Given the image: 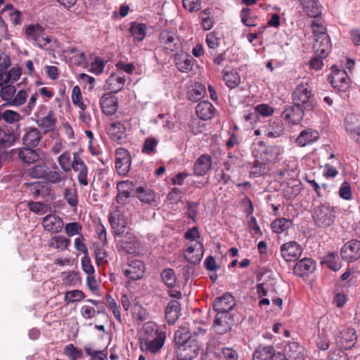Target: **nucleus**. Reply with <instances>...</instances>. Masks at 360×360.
Listing matches in <instances>:
<instances>
[{
	"label": "nucleus",
	"mask_w": 360,
	"mask_h": 360,
	"mask_svg": "<svg viewBox=\"0 0 360 360\" xmlns=\"http://www.w3.org/2000/svg\"><path fill=\"white\" fill-rule=\"evenodd\" d=\"M174 61L176 68L182 72H186L192 70L193 59L191 56L183 53L176 54Z\"/></svg>",
	"instance_id": "obj_33"
},
{
	"label": "nucleus",
	"mask_w": 360,
	"mask_h": 360,
	"mask_svg": "<svg viewBox=\"0 0 360 360\" xmlns=\"http://www.w3.org/2000/svg\"><path fill=\"white\" fill-rule=\"evenodd\" d=\"M292 226L291 220L285 218H278L271 224L273 231L276 233H281L289 229Z\"/></svg>",
	"instance_id": "obj_41"
},
{
	"label": "nucleus",
	"mask_w": 360,
	"mask_h": 360,
	"mask_svg": "<svg viewBox=\"0 0 360 360\" xmlns=\"http://www.w3.org/2000/svg\"><path fill=\"white\" fill-rule=\"evenodd\" d=\"M47 167L44 164H37L29 168L24 174V177H30L32 179H44L46 174Z\"/></svg>",
	"instance_id": "obj_36"
},
{
	"label": "nucleus",
	"mask_w": 360,
	"mask_h": 360,
	"mask_svg": "<svg viewBox=\"0 0 360 360\" xmlns=\"http://www.w3.org/2000/svg\"><path fill=\"white\" fill-rule=\"evenodd\" d=\"M330 48V39L328 35H322V37L314 38L313 49L316 56L320 58H326Z\"/></svg>",
	"instance_id": "obj_19"
},
{
	"label": "nucleus",
	"mask_w": 360,
	"mask_h": 360,
	"mask_svg": "<svg viewBox=\"0 0 360 360\" xmlns=\"http://www.w3.org/2000/svg\"><path fill=\"white\" fill-rule=\"evenodd\" d=\"M130 165L131 159L115 161L116 170L117 173L121 176H124L129 172L130 169Z\"/></svg>",
	"instance_id": "obj_57"
},
{
	"label": "nucleus",
	"mask_w": 360,
	"mask_h": 360,
	"mask_svg": "<svg viewBox=\"0 0 360 360\" xmlns=\"http://www.w3.org/2000/svg\"><path fill=\"white\" fill-rule=\"evenodd\" d=\"M174 340L177 347L187 344L190 340H195L191 338V333L185 327H181L175 332Z\"/></svg>",
	"instance_id": "obj_39"
},
{
	"label": "nucleus",
	"mask_w": 360,
	"mask_h": 360,
	"mask_svg": "<svg viewBox=\"0 0 360 360\" xmlns=\"http://www.w3.org/2000/svg\"><path fill=\"white\" fill-rule=\"evenodd\" d=\"M332 73L328 79L333 88L340 92L345 93L349 90L350 79L345 70H340L337 66L331 67Z\"/></svg>",
	"instance_id": "obj_4"
},
{
	"label": "nucleus",
	"mask_w": 360,
	"mask_h": 360,
	"mask_svg": "<svg viewBox=\"0 0 360 360\" xmlns=\"http://www.w3.org/2000/svg\"><path fill=\"white\" fill-rule=\"evenodd\" d=\"M315 268V262L311 259L305 257L296 263L293 268V274L302 277L312 273Z\"/></svg>",
	"instance_id": "obj_22"
},
{
	"label": "nucleus",
	"mask_w": 360,
	"mask_h": 360,
	"mask_svg": "<svg viewBox=\"0 0 360 360\" xmlns=\"http://www.w3.org/2000/svg\"><path fill=\"white\" fill-rule=\"evenodd\" d=\"M82 225L78 222H70L65 226V231L68 236H74L81 234Z\"/></svg>",
	"instance_id": "obj_59"
},
{
	"label": "nucleus",
	"mask_w": 360,
	"mask_h": 360,
	"mask_svg": "<svg viewBox=\"0 0 360 360\" xmlns=\"http://www.w3.org/2000/svg\"><path fill=\"white\" fill-rule=\"evenodd\" d=\"M71 168L78 173L77 180L79 183L82 186H87L89 184L88 167L77 153L73 154Z\"/></svg>",
	"instance_id": "obj_10"
},
{
	"label": "nucleus",
	"mask_w": 360,
	"mask_h": 360,
	"mask_svg": "<svg viewBox=\"0 0 360 360\" xmlns=\"http://www.w3.org/2000/svg\"><path fill=\"white\" fill-rule=\"evenodd\" d=\"M154 336L151 340L146 338L141 343L142 349L149 351L151 353L158 352L164 345L165 337L163 334L158 333V330H154Z\"/></svg>",
	"instance_id": "obj_16"
},
{
	"label": "nucleus",
	"mask_w": 360,
	"mask_h": 360,
	"mask_svg": "<svg viewBox=\"0 0 360 360\" xmlns=\"http://www.w3.org/2000/svg\"><path fill=\"white\" fill-rule=\"evenodd\" d=\"M340 255L343 260L347 262H354L360 259V241L351 240L347 242L340 250Z\"/></svg>",
	"instance_id": "obj_7"
},
{
	"label": "nucleus",
	"mask_w": 360,
	"mask_h": 360,
	"mask_svg": "<svg viewBox=\"0 0 360 360\" xmlns=\"http://www.w3.org/2000/svg\"><path fill=\"white\" fill-rule=\"evenodd\" d=\"M1 87L2 88L0 91V96L3 101H6L5 105H8L11 100H12L14 94L16 92V88L11 84H6Z\"/></svg>",
	"instance_id": "obj_45"
},
{
	"label": "nucleus",
	"mask_w": 360,
	"mask_h": 360,
	"mask_svg": "<svg viewBox=\"0 0 360 360\" xmlns=\"http://www.w3.org/2000/svg\"><path fill=\"white\" fill-rule=\"evenodd\" d=\"M21 119L22 116L15 111L6 110L3 112V120L8 124L18 122Z\"/></svg>",
	"instance_id": "obj_61"
},
{
	"label": "nucleus",
	"mask_w": 360,
	"mask_h": 360,
	"mask_svg": "<svg viewBox=\"0 0 360 360\" xmlns=\"http://www.w3.org/2000/svg\"><path fill=\"white\" fill-rule=\"evenodd\" d=\"M267 165L265 162L255 160L252 167L251 174L255 176L264 175L267 172Z\"/></svg>",
	"instance_id": "obj_60"
},
{
	"label": "nucleus",
	"mask_w": 360,
	"mask_h": 360,
	"mask_svg": "<svg viewBox=\"0 0 360 360\" xmlns=\"http://www.w3.org/2000/svg\"><path fill=\"white\" fill-rule=\"evenodd\" d=\"M299 1L309 16L314 18L321 13L317 0H299Z\"/></svg>",
	"instance_id": "obj_38"
},
{
	"label": "nucleus",
	"mask_w": 360,
	"mask_h": 360,
	"mask_svg": "<svg viewBox=\"0 0 360 360\" xmlns=\"http://www.w3.org/2000/svg\"><path fill=\"white\" fill-rule=\"evenodd\" d=\"M44 30L39 24L30 25L25 27V33L28 40H32L34 44L38 40Z\"/></svg>",
	"instance_id": "obj_42"
},
{
	"label": "nucleus",
	"mask_w": 360,
	"mask_h": 360,
	"mask_svg": "<svg viewBox=\"0 0 360 360\" xmlns=\"http://www.w3.org/2000/svg\"><path fill=\"white\" fill-rule=\"evenodd\" d=\"M5 12H8L10 20L14 25H19L21 22V13L18 10L13 9L11 4L6 5L1 11V13Z\"/></svg>",
	"instance_id": "obj_46"
},
{
	"label": "nucleus",
	"mask_w": 360,
	"mask_h": 360,
	"mask_svg": "<svg viewBox=\"0 0 360 360\" xmlns=\"http://www.w3.org/2000/svg\"><path fill=\"white\" fill-rule=\"evenodd\" d=\"M109 222L115 236H120L124 233L129 222V218L126 216L123 207H118L110 214Z\"/></svg>",
	"instance_id": "obj_3"
},
{
	"label": "nucleus",
	"mask_w": 360,
	"mask_h": 360,
	"mask_svg": "<svg viewBox=\"0 0 360 360\" xmlns=\"http://www.w3.org/2000/svg\"><path fill=\"white\" fill-rule=\"evenodd\" d=\"M319 138V133L316 129L307 128L302 130L295 140V143L300 147H304L316 141Z\"/></svg>",
	"instance_id": "obj_20"
},
{
	"label": "nucleus",
	"mask_w": 360,
	"mask_h": 360,
	"mask_svg": "<svg viewBox=\"0 0 360 360\" xmlns=\"http://www.w3.org/2000/svg\"><path fill=\"white\" fill-rule=\"evenodd\" d=\"M357 340L356 331L353 328H342L335 337V342L339 349H349Z\"/></svg>",
	"instance_id": "obj_6"
},
{
	"label": "nucleus",
	"mask_w": 360,
	"mask_h": 360,
	"mask_svg": "<svg viewBox=\"0 0 360 360\" xmlns=\"http://www.w3.org/2000/svg\"><path fill=\"white\" fill-rule=\"evenodd\" d=\"M311 27L314 38L322 37V35H328L325 23L321 18H315L311 22Z\"/></svg>",
	"instance_id": "obj_44"
},
{
	"label": "nucleus",
	"mask_w": 360,
	"mask_h": 360,
	"mask_svg": "<svg viewBox=\"0 0 360 360\" xmlns=\"http://www.w3.org/2000/svg\"><path fill=\"white\" fill-rule=\"evenodd\" d=\"M160 43L162 48L168 52H173L181 47L179 37L174 32L162 31L160 34Z\"/></svg>",
	"instance_id": "obj_9"
},
{
	"label": "nucleus",
	"mask_w": 360,
	"mask_h": 360,
	"mask_svg": "<svg viewBox=\"0 0 360 360\" xmlns=\"http://www.w3.org/2000/svg\"><path fill=\"white\" fill-rule=\"evenodd\" d=\"M64 354L71 360H77L82 357V352L72 344L66 345L64 348Z\"/></svg>",
	"instance_id": "obj_55"
},
{
	"label": "nucleus",
	"mask_w": 360,
	"mask_h": 360,
	"mask_svg": "<svg viewBox=\"0 0 360 360\" xmlns=\"http://www.w3.org/2000/svg\"><path fill=\"white\" fill-rule=\"evenodd\" d=\"M205 94V88L200 84H196L193 89L189 91L188 97L191 101L196 102L201 99Z\"/></svg>",
	"instance_id": "obj_51"
},
{
	"label": "nucleus",
	"mask_w": 360,
	"mask_h": 360,
	"mask_svg": "<svg viewBox=\"0 0 360 360\" xmlns=\"http://www.w3.org/2000/svg\"><path fill=\"white\" fill-rule=\"evenodd\" d=\"M130 33L134 41H142L146 34V26L142 23L134 22L130 27Z\"/></svg>",
	"instance_id": "obj_43"
},
{
	"label": "nucleus",
	"mask_w": 360,
	"mask_h": 360,
	"mask_svg": "<svg viewBox=\"0 0 360 360\" xmlns=\"http://www.w3.org/2000/svg\"><path fill=\"white\" fill-rule=\"evenodd\" d=\"M204 245L200 241L190 243L184 252L186 259L191 264H198L204 255Z\"/></svg>",
	"instance_id": "obj_11"
},
{
	"label": "nucleus",
	"mask_w": 360,
	"mask_h": 360,
	"mask_svg": "<svg viewBox=\"0 0 360 360\" xmlns=\"http://www.w3.org/2000/svg\"><path fill=\"white\" fill-rule=\"evenodd\" d=\"M200 350V346L196 340H190L187 344L179 346L176 349L177 358L182 360H191L195 358Z\"/></svg>",
	"instance_id": "obj_8"
},
{
	"label": "nucleus",
	"mask_w": 360,
	"mask_h": 360,
	"mask_svg": "<svg viewBox=\"0 0 360 360\" xmlns=\"http://www.w3.org/2000/svg\"><path fill=\"white\" fill-rule=\"evenodd\" d=\"M64 198L70 206L75 207L78 205L77 193L75 189L66 188L64 192Z\"/></svg>",
	"instance_id": "obj_53"
},
{
	"label": "nucleus",
	"mask_w": 360,
	"mask_h": 360,
	"mask_svg": "<svg viewBox=\"0 0 360 360\" xmlns=\"http://www.w3.org/2000/svg\"><path fill=\"white\" fill-rule=\"evenodd\" d=\"M180 311V304L176 300H171L165 309V316L169 324H173L178 319Z\"/></svg>",
	"instance_id": "obj_34"
},
{
	"label": "nucleus",
	"mask_w": 360,
	"mask_h": 360,
	"mask_svg": "<svg viewBox=\"0 0 360 360\" xmlns=\"http://www.w3.org/2000/svg\"><path fill=\"white\" fill-rule=\"evenodd\" d=\"M34 147L25 146L18 150V157L25 163L33 164L38 161L39 155Z\"/></svg>",
	"instance_id": "obj_32"
},
{
	"label": "nucleus",
	"mask_w": 360,
	"mask_h": 360,
	"mask_svg": "<svg viewBox=\"0 0 360 360\" xmlns=\"http://www.w3.org/2000/svg\"><path fill=\"white\" fill-rule=\"evenodd\" d=\"M304 110H305L294 104L292 106L287 107L283 111L281 116L288 123L297 124L303 119Z\"/></svg>",
	"instance_id": "obj_15"
},
{
	"label": "nucleus",
	"mask_w": 360,
	"mask_h": 360,
	"mask_svg": "<svg viewBox=\"0 0 360 360\" xmlns=\"http://www.w3.org/2000/svg\"><path fill=\"white\" fill-rule=\"evenodd\" d=\"M42 135L39 129L37 128H30L22 137V143L25 146L37 147L41 139Z\"/></svg>",
	"instance_id": "obj_28"
},
{
	"label": "nucleus",
	"mask_w": 360,
	"mask_h": 360,
	"mask_svg": "<svg viewBox=\"0 0 360 360\" xmlns=\"http://www.w3.org/2000/svg\"><path fill=\"white\" fill-rule=\"evenodd\" d=\"M85 297L84 293L79 290H73L65 292L64 300L66 304L79 302Z\"/></svg>",
	"instance_id": "obj_50"
},
{
	"label": "nucleus",
	"mask_w": 360,
	"mask_h": 360,
	"mask_svg": "<svg viewBox=\"0 0 360 360\" xmlns=\"http://www.w3.org/2000/svg\"><path fill=\"white\" fill-rule=\"evenodd\" d=\"M41 223L46 231L53 233L60 232L63 226V221L61 218L53 214L44 217Z\"/></svg>",
	"instance_id": "obj_17"
},
{
	"label": "nucleus",
	"mask_w": 360,
	"mask_h": 360,
	"mask_svg": "<svg viewBox=\"0 0 360 360\" xmlns=\"http://www.w3.org/2000/svg\"><path fill=\"white\" fill-rule=\"evenodd\" d=\"M136 196L143 203L149 204L153 206L158 205V198L157 195L150 189L143 187L136 188Z\"/></svg>",
	"instance_id": "obj_27"
},
{
	"label": "nucleus",
	"mask_w": 360,
	"mask_h": 360,
	"mask_svg": "<svg viewBox=\"0 0 360 360\" xmlns=\"http://www.w3.org/2000/svg\"><path fill=\"white\" fill-rule=\"evenodd\" d=\"M258 150L264 153V159L266 162H276L279 160V155H281V148L276 146H265L263 141L259 140L258 143Z\"/></svg>",
	"instance_id": "obj_18"
},
{
	"label": "nucleus",
	"mask_w": 360,
	"mask_h": 360,
	"mask_svg": "<svg viewBox=\"0 0 360 360\" xmlns=\"http://www.w3.org/2000/svg\"><path fill=\"white\" fill-rule=\"evenodd\" d=\"M224 80L228 87L233 89L240 84V78L236 72H226L224 75Z\"/></svg>",
	"instance_id": "obj_49"
},
{
	"label": "nucleus",
	"mask_w": 360,
	"mask_h": 360,
	"mask_svg": "<svg viewBox=\"0 0 360 360\" xmlns=\"http://www.w3.org/2000/svg\"><path fill=\"white\" fill-rule=\"evenodd\" d=\"M57 119L53 111H49L46 116L38 120L37 123L39 127L44 129V133L53 131L55 129Z\"/></svg>",
	"instance_id": "obj_35"
},
{
	"label": "nucleus",
	"mask_w": 360,
	"mask_h": 360,
	"mask_svg": "<svg viewBox=\"0 0 360 360\" xmlns=\"http://www.w3.org/2000/svg\"><path fill=\"white\" fill-rule=\"evenodd\" d=\"M323 262L328 266V268L335 271H338L341 267L340 263L338 262V255L336 252H331L328 254L324 257Z\"/></svg>",
	"instance_id": "obj_47"
},
{
	"label": "nucleus",
	"mask_w": 360,
	"mask_h": 360,
	"mask_svg": "<svg viewBox=\"0 0 360 360\" xmlns=\"http://www.w3.org/2000/svg\"><path fill=\"white\" fill-rule=\"evenodd\" d=\"M106 131L110 139L121 144L127 138L126 128L121 122H111L106 127Z\"/></svg>",
	"instance_id": "obj_12"
},
{
	"label": "nucleus",
	"mask_w": 360,
	"mask_h": 360,
	"mask_svg": "<svg viewBox=\"0 0 360 360\" xmlns=\"http://www.w3.org/2000/svg\"><path fill=\"white\" fill-rule=\"evenodd\" d=\"M339 195L345 200H349L352 198L351 186L349 183L344 181L339 189Z\"/></svg>",
	"instance_id": "obj_63"
},
{
	"label": "nucleus",
	"mask_w": 360,
	"mask_h": 360,
	"mask_svg": "<svg viewBox=\"0 0 360 360\" xmlns=\"http://www.w3.org/2000/svg\"><path fill=\"white\" fill-rule=\"evenodd\" d=\"M335 218V209L328 203L321 204L314 208L313 219L315 224L319 227L326 228L331 226Z\"/></svg>",
	"instance_id": "obj_2"
},
{
	"label": "nucleus",
	"mask_w": 360,
	"mask_h": 360,
	"mask_svg": "<svg viewBox=\"0 0 360 360\" xmlns=\"http://www.w3.org/2000/svg\"><path fill=\"white\" fill-rule=\"evenodd\" d=\"M301 246L295 241H290L283 244L281 247V252L283 258L286 262H294L302 255Z\"/></svg>",
	"instance_id": "obj_13"
},
{
	"label": "nucleus",
	"mask_w": 360,
	"mask_h": 360,
	"mask_svg": "<svg viewBox=\"0 0 360 360\" xmlns=\"http://www.w3.org/2000/svg\"><path fill=\"white\" fill-rule=\"evenodd\" d=\"M231 320L230 314H217L214 321V328L218 334H224L231 329L229 321Z\"/></svg>",
	"instance_id": "obj_29"
},
{
	"label": "nucleus",
	"mask_w": 360,
	"mask_h": 360,
	"mask_svg": "<svg viewBox=\"0 0 360 360\" xmlns=\"http://www.w3.org/2000/svg\"><path fill=\"white\" fill-rule=\"evenodd\" d=\"M264 135L270 139L280 138L285 134V127L281 120L270 121L264 130Z\"/></svg>",
	"instance_id": "obj_24"
},
{
	"label": "nucleus",
	"mask_w": 360,
	"mask_h": 360,
	"mask_svg": "<svg viewBox=\"0 0 360 360\" xmlns=\"http://www.w3.org/2000/svg\"><path fill=\"white\" fill-rule=\"evenodd\" d=\"M284 356L286 360H303L304 349L297 342H289L285 346Z\"/></svg>",
	"instance_id": "obj_23"
},
{
	"label": "nucleus",
	"mask_w": 360,
	"mask_h": 360,
	"mask_svg": "<svg viewBox=\"0 0 360 360\" xmlns=\"http://www.w3.org/2000/svg\"><path fill=\"white\" fill-rule=\"evenodd\" d=\"M124 275L129 280V281H135L141 279L146 271V266L144 263L138 259L132 260L128 264L122 266Z\"/></svg>",
	"instance_id": "obj_5"
},
{
	"label": "nucleus",
	"mask_w": 360,
	"mask_h": 360,
	"mask_svg": "<svg viewBox=\"0 0 360 360\" xmlns=\"http://www.w3.org/2000/svg\"><path fill=\"white\" fill-rule=\"evenodd\" d=\"M125 83V78L119 74H112L106 81L105 88L111 93H117L122 89Z\"/></svg>",
	"instance_id": "obj_26"
},
{
	"label": "nucleus",
	"mask_w": 360,
	"mask_h": 360,
	"mask_svg": "<svg viewBox=\"0 0 360 360\" xmlns=\"http://www.w3.org/2000/svg\"><path fill=\"white\" fill-rule=\"evenodd\" d=\"M70 244V239L61 235L55 236L49 240V246L58 251H63L67 249Z\"/></svg>",
	"instance_id": "obj_40"
},
{
	"label": "nucleus",
	"mask_w": 360,
	"mask_h": 360,
	"mask_svg": "<svg viewBox=\"0 0 360 360\" xmlns=\"http://www.w3.org/2000/svg\"><path fill=\"white\" fill-rule=\"evenodd\" d=\"M158 143V141L155 138H147L143 143L142 152L148 155L153 154Z\"/></svg>",
	"instance_id": "obj_54"
},
{
	"label": "nucleus",
	"mask_w": 360,
	"mask_h": 360,
	"mask_svg": "<svg viewBox=\"0 0 360 360\" xmlns=\"http://www.w3.org/2000/svg\"><path fill=\"white\" fill-rule=\"evenodd\" d=\"M27 98V94L25 90L19 91L16 94H14L12 100H11L9 106H20L24 104Z\"/></svg>",
	"instance_id": "obj_58"
},
{
	"label": "nucleus",
	"mask_w": 360,
	"mask_h": 360,
	"mask_svg": "<svg viewBox=\"0 0 360 360\" xmlns=\"http://www.w3.org/2000/svg\"><path fill=\"white\" fill-rule=\"evenodd\" d=\"M274 355L272 346L259 347L254 352L253 360H271Z\"/></svg>",
	"instance_id": "obj_37"
},
{
	"label": "nucleus",
	"mask_w": 360,
	"mask_h": 360,
	"mask_svg": "<svg viewBox=\"0 0 360 360\" xmlns=\"http://www.w3.org/2000/svg\"><path fill=\"white\" fill-rule=\"evenodd\" d=\"M100 105L104 114L111 115L118 108L117 98L111 94H105L100 100Z\"/></svg>",
	"instance_id": "obj_21"
},
{
	"label": "nucleus",
	"mask_w": 360,
	"mask_h": 360,
	"mask_svg": "<svg viewBox=\"0 0 360 360\" xmlns=\"http://www.w3.org/2000/svg\"><path fill=\"white\" fill-rule=\"evenodd\" d=\"M70 160L71 157L70 154L68 152H64L58 158V162L61 169L65 172H68L71 169L70 166Z\"/></svg>",
	"instance_id": "obj_56"
},
{
	"label": "nucleus",
	"mask_w": 360,
	"mask_h": 360,
	"mask_svg": "<svg viewBox=\"0 0 360 360\" xmlns=\"http://www.w3.org/2000/svg\"><path fill=\"white\" fill-rule=\"evenodd\" d=\"M163 282L168 287H173L176 283L174 272L172 269H164L161 273Z\"/></svg>",
	"instance_id": "obj_52"
},
{
	"label": "nucleus",
	"mask_w": 360,
	"mask_h": 360,
	"mask_svg": "<svg viewBox=\"0 0 360 360\" xmlns=\"http://www.w3.org/2000/svg\"><path fill=\"white\" fill-rule=\"evenodd\" d=\"M49 182L51 184H58L65 179L59 172L57 171H48L46 169V174L44 176Z\"/></svg>",
	"instance_id": "obj_62"
},
{
	"label": "nucleus",
	"mask_w": 360,
	"mask_h": 360,
	"mask_svg": "<svg viewBox=\"0 0 360 360\" xmlns=\"http://www.w3.org/2000/svg\"><path fill=\"white\" fill-rule=\"evenodd\" d=\"M352 118V116H348L346 119L345 129L352 139H353L356 143H360V127L357 128L350 127L348 124L349 119Z\"/></svg>",
	"instance_id": "obj_64"
},
{
	"label": "nucleus",
	"mask_w": 360,
	"mask_h": 360,
	"mask_svg": "<svg viewBox=\"0 0 360 360\" xmlns=\"http://www.w3.org/2000/svg\"><path fill=\"white\" fill-rule=\"evenodd\" d=\"M293 104L305 110H312L316 105L311 89L308 84H301L296 86L292 94Z\"/></svg>",
	"instance_id": "obj_1"
},
{
	"label": "nucleus",
	"mask_w": 360,
	"mask_h": 360,
	"mask_svg": "<svg viewBox=\"0 0 360 360\" xmlns=\"http://www.w3.org/2000/svg\"><path fill=\"white\" fill-rule=\"evenodd\" d=\"M24 186H26V188L33 195L34 198H38L39 196L41 195L44 189V185L39 181L25 183Z\"/></svg>",
	"instance_id": "obj_48"
},
{
	"label": "nucleus",
	"mask_w": 360,
	"mask_h": 360,
	"mask_svg": "<svg viewBox=\"0 0 360 360\" xmlns=\"http://www.w3.org/2000/svg\"><path fill=\"white\" fill-rule=\"evenodd\" d=\"M117 245L126 252L133 254L139 247V243L136 237L133 234L127 233L125 238L120 240L117 243Z\"/></svg>",
	"instance_id": "obj_30"
},
{
	"label": "nucleus",
	"mask_w": 360,
	"mask_h": 360,
	"mask_svg": "<svg viewBox=\"0 0 360 360\" xmlns=\"http://www.w3.org/2000/svg\"><path fill=\"white\" fill-rule=\"evenodd\" d=\"M212 166V158L209 155H200L195 162L194 173L197 176L205 175Z\"/></svg>",
	"instance_id": "obj_25"
},
{
	"label": "nucleus",
	"mask_w": 360,
	"mask_h": 360,
	"mask_svg": "<svg viewBox=\"0 0 360 360\" xmlns=\"http://www.w3.org/2000/svg\"><path fill=\"white\" fill-rule=\"evenodd\" d=\"M196 114L203 120H210L214 115L215 108L209 101H202L196 106Z\"/></svg>",
	"instance_id": "obj_31"
},
{
	"label": "nucleus",
	"mask_w": 360,
	"mask_h": 360,
	"mask_svg": "<svg viewBox=\"0 0 360 360\" xmlns=\"http://www.w3.org/2000/svg\"><path fill=\"white\" fill-rule=\"evenodd\" d=\"M234 305V297L230 293L226 292L215 300L213 308L217 314H229L228 312L232 309Z\"/></svg>",
	"instance_id": "obj_14"
}]
</instances>
